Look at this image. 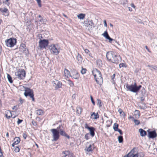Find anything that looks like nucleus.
<instances>
[{
  "mask_svg": "<svg viewBox=\"0 0 157 157\" xmlns=\"http://www.w3.org/2000/svg\"><path fill=\"white\" fill-rule=\"evenodd\" d=\"M19 148L18 147H16L14 150V151L16 152H19Z\"/></svg>",
  "mask_w": 157,
  "mask_h": 157,
  "instance_id": "nucleus-45",
  "label": "nucleus"
},
{
  "mask_svg": "<svg viewBox=\"0 0 157 157\" xmlns=\"http://www.w3.org/2000/svg\"><path fill=\"white\" fill-rule=\"evenodd\" d=\"M90 98H91V101H92V103H93V105H94L95 104V102L94 101L92 96H90Z\"/></svg>",
  "mask_w": 157,
  "mask_h": 157,
  "instance_id": "nucleus-46",
  "label": "nucleus"
},
{
  "mask_svg": "<svg viewBox=\"0 0 157 157\" xmlns=\"http://www.w3.org/2000/svg\"><path fill=\"white\" fill-rule=\"evenodd\" d=\"M15 75L18 79H23L25 77V71L24 69H19L15 72Z\"/></svg>",
  "mask_w": 157,
  "mask_h": 157,
  "instance_id": "nucleus-8",
  "label": "nucleus"
},
{
  "mask_svg": "<svg viewBox=\"0 0 157 157\" xmlns=\"http://www.w3.org/2000/svg\"><path fill=\"white\" fill-rule=\"evenodd\" d=\"M68 84L71 86H74V84L70 80H68Z\"/></svg>",
  "mask_w": 157,
  "mask_h": 157,
  "instance_id": "nucleus-44",
  "label": "nucleus"
},
{
  "mask_svg": "<svg viewBox=\"0 0 157 157\" xmlns=\"http://www.w3.org/2000/svg\"><path fill=\"white\" fill-rule=\"evenodd\" d=\"M141 87V85L137 86L136 83H135L133 85H129L127 84L126 85V88L127 89V90L134 93L138 91Z\"/></svg>",
  "mask_w": 157,
  "mask_h": 157,
  "instance_id": "nucleus-2",
  "label": "nucleus"
},
{
  "mask_svg": "<svg viewBox=\"0 0 157 157\" xmlns=\"http://www.w3.org/2000/svg\"><path fill=\"white\" fill-rule=\"evenodd\" d=\"M22 121L23 120H20L19 119H18V121H17V123L18 124H19L21 123Z\"/></svg>",
  "mask_w": 157,
  "mask_h": 157,
  "instance_id": "nucleus-49",
  "label": "nucleus"
},
{
  "mask_svg": "<svg viewBox=\"0 0 157 157\" xmlns=\"http://www.w3.org/2000/svg\"><path fill=\"white\" fill-rule=\"evenodd\" d=\"M83 49L84 50L86 54H87L90 56H91V54L89 50H88V49H85L84 48H83Z\"/></svg>",
  "mask_w": 157,
  "mask_h": 157,
  "instance_id": "nucleus-34",
  "label": "nucleus"
},
{
  "mask_svg": "<svg viewBox=\"0 0 157 157\" xmlns=\"http://www.w3.org/2000/svg\"><path fill=\"white\" fill-rule=\"evenodd\" d=\"M70 76L75 79H78L79 78V75L78 73L76 72L75 74H73L72 75H71Z\"/></svg>",
  "mask_w": 157,
  "mask_h": 157,
  "instance_id": "nucleus-28",
  "label": "nucleus"
},
{
  "mask_svg": "<svg viewBox=\"0 0 157 157\" xmlns=\"http://www.w3.org/2000/svg\"><path fill=\"white\" fill-rule=\"evenodd\" d=\"M131 6L132 7H133V8H135V5H134V4L133 3H132V4H131Z\"/></svg>",
  "mask_w": 157,
  "mask_h": 157,
  "instance_id": "nucleus-58",
  "label": "nucleus"
},
{
  "mask_svg": "<svg viewBox=\"0 0 157 157\" xmlns=\"http://www.w3.org/2000/svg\"><path fill=\"white\" fill-rule=\"evenodd\" d=\"M85 127L86 128L88 129L90 131V135L92 137H93L94 136L95 129L94 127H89L87 124H85Z\"/></svg>",
  "mask_w": 157,
  "mask_h": 157,
  "instance_id": "nucleus-11",
  "label": "nucleus"
},
{
  "mask_svg": "<svg viewBox=\"0 0 157 157\" xmlns=\"http://www.w3.org/2000/svg\"><path fill=\"white\" fill-rule=\"evenodd\" d=\"M106 57L109 61L114 63H118L120 57L114 52L111 51L108 52L106 54Z\"/></svg>",
  "mask_w": 157,
  "mask_h": 157,
  "instance_id": "nucleus-1",
  "label": "nucleus"
},
{
  "mask_svg": "<svg viewBox=\"0 0 157 157\" xmlns=\"http://www.w3.org/2000/svg\"><path fill=\"white\" fill-rule=\"evenodd\" d=\"M57 128L59 131V133H60L61 135L67 137L68 138H69V136L67 135L65 132L63 130V127L62 125H59V127H57Z\"/></svg>",
  "mask_w": 157,
  "mask_h": 157,
  "instance_id": "nucleus-10",
  "label": "nucleus"
},
{
  "mask_svg": "<svg viewBox=\"0 0 157 157\" xmlns=\"http://www.w3.org/2000/svg\"><path fill=\"white\" fill-rule=\"evenodd\" d=\"M64 73L65 76L66 77H68V76H71L69 71L66 69H64Z\"/></svg>",
  "mask_w": 157,
  "mask_h": 157,
  "instance_id": "nucleus-20",
  "label": "nucleus"
},
{
  "mask_svg": "<svg viewBox=\"0 0 157 157\" xmlns=\"http://www.w3.org/2000/svg\"><path fill=\"white\" fill-rule=\"evenodd\" d=\"M13 109H15V110H17V106H14L12 108Z\"/></svg>",
  "mask_w": 157,
  "mask_h": 157,
  "instance_id": "nucleus-54",
  "label": "nucleus"
},
{
  "mask_svg": "<svg viewBox=\"0 0 157 157\" xmlns=\"http://www.w3.org/2000/svg\"><path fill=\"white\" fill-rule=\"evenodd\" d=\"M32 123L34 126L37 125V124L36 122L34 121H32Z\"/></svg>",
  "mask_w": 157,
  "mask_h": 157,
  "instance_id": "nucleus-47",
  "label": "nucleus"
},
{
  "mask_svg": "<svg viewBox=\"0 0 157 157\" xmlns=\"http://www.w3.org/2000/svg\"><path fill=\"white\" fill-rule=\"evenodd\" d=\"M48 40H40L39 42V46L40 48H44L48 45Z\"/></svg>",
  "mask_w": 157,
  "mask_h": 157,
  "instance_id": "nucleus-9",
  "label": "nucleus"
},
{
  "mask_svg": "<svg viewBox=\"0 0 157 157\" xmlns=\"http://www.w3.org/2000/svg\"><path fill=\"white\" fill-rule=\"evenodd\" d=\"M116 131H118L120 133V134L121 135H122V134H123L122 132L121 129H118Z\"/></svg>",
  "mask_w": 157,
  "mask_h": 157,
  "instance_id": "nucleus-50",
  "label": "nucleus"
},
{
  "mask_svg": "<svg viewBox=\"0 0 157 157\" xmlns=\"http://www.w3.org/2000/svg\"><path fill=\"white\" fill-rule=\"evenodd\" d=\"M85 14L83 13H80L77 15L78 19H83L85 18Z\"/></svg>",
  "mask_w": 157,
  "mask_h": 157,
  "instance_id": "nucleus-24",
  "label": "nucleus"
},
{
  "mask_svg": "<svg viewBox=\"0 0 157 157\" xmlns=\"http://www.w3.org/2000/svg\"><path fill=\"white\" fill-rule=\"evenodd\" d=\"M84 25L89 30H92L95 26V24L93 21L88 19H86L83 22Z\"/></svg>",
  "mask_w": 157,
  "mask_h": 157,
  "instance_id": "nucleus-3",
  "label": "nucleus"
},
{
  "mask_svg": "<svg viewBox=\"0 0 157 157\" xmlns=\"http://www.w3.org/2000/svg\"><path fill=\"white\" fill-rule=\"evenodd\" d=\"M50 131L52 134L53 139L52 141H56L59 138V132L58 130L56 129L53 128L50 130Z\"/></svg>",
  "mask_w": 157,
  "mask_h": 157,
  "instance_id": "nucleus-7",
  "label": "nucleus"
},
{
  "mask_svg": "<svg viewBox=\"0 0 157 157\" xmlns=\"http://www.w3.org/2000/svg\"><path fill=\"white\" fill-rule=\"evenodd\" d=\"M95 79L97 83L98 84H101L103 82V79L101 74L99 76L96 77Z\"/></svg>",
  "mask_w": 157,
  "mask_h": 157,
  "instance_id": "nucleus-13",
  "label": "nucleus"
},
{
  "mask_svg": "<svg viewBox=\"0 0 157 157\" xmlns=\"http://www.w3.org/2000/svg\"><path fill=\"white\" fill-rule=\"evenodd\" d=\"M97 105L99 106V107H101L102 106L101 105V100L100 99H97Z\"/></svg>",
  "mask_w": 157,
  "mask_h": 157,
  "instance_id": "nucleus-36",
  "label": "nucleus"
},
{
  "mask_svg": "<svg viewBox=\"0 0 157 157\" xmlns=\"http://www.w3.org/2000/svg\"><path fill=\"white\" fill-rule=\"evenodd\" d=\"M77 59L79 63H81V62H82V58L81 56L79 55L78 54V55L77 56Z\"/></svg>",
  "mask_w": 157,
  "mask_h": 157,
  "instance_id": "nucleus-29",
  "label": "nucleus"
},
{
  "mask_svg": "<svg viewBox=\"0 0 157 157\" xmlns=\"http://www.w3.org/2000/svg\"><path fill=\"white\" fill-rule=\"evenodd\" d=\"M6 137H9V133L8 132H7L6 134Z\"/></svg>",
  "mask_w": 157,
  "mask_h": 157,
  "instance_id": "nucleus-64",
  "label": "nucleus"
},
{
  "mask_svg": "<svg viewBox=\"0 0 157 157\" xmlns=\"http://www.w3.org/2000/svg\"><path fill=\"white\" fill-rule=\"evenodd\" d=\"M0 157H4L2 153H0Z\"/></svg>",
  "mask_w": 157,
  "mask_h": 157,
  "instance_id": "nucleus-60",
  "label": "nucleus"
},
{
  "mask_svg": "<svg viewBox=\"0 0 157 157\" xmlns=\"http://www.w3.org/2000/svg\"><path fill=\"white\" fill-rule=\"evenodd\" d=\"M0 12L5 16H8L9 15V11L7 8L2 9L1 8H0Z\"/></svg>",
  "mask_w": 157,
  "mask_h": 157,
  "instance_id": "nucleus-16",
  "label": "nucleus"
},
{
  "mask_svg": "<svg viewBox=\"0 0 157 157\" xmlns=\"http://www.w3.org/2000/svg\"><path fill=\"white\" fill-rule=\"evenodd\" d=\"M118 111L119 113L120 114H121L122 116H125V114L124 112H123L122 110V109L119 108L118 109Z\"/></svg>",
  "mask_w": 157,
  "mask_h": 157,
  "instance_id": "nucleus-33",
  "label": "nucleus"
},
{
  "mask_svg": "<svg viewBox=\"0 0 157 157\" xmlns=\"http://www.w3.org/2000/svg\"><path fill=\"white\" fill-rule=\"evenodd\" d=\"M128 9L129 11H132V9L131 7H128Z\"/></svg>",
  "mask_w": 157,
  "mask_h": 157,
  "instance_id": "nucleus-61",
  "label": "nucleus"
},
{
  "mask_svg": "<svg viewBox=\"0 0 157 157\" xmlns=\"http://www.w3.org/2000/svg\"><path fill=\"white\" fill-rule=\"evenodd\" d=\"M50 48L51 53L56 55L59 54L60 51V47L58 44H52Z\"/></svg>",
  "mask_w": 157,
  "mask_h": 157,
  "instance_id": "nucleus-4",
  "label": "nucleus"
},
{
  "mask_svg": "<svg viewBox=\"0 0 157 157\" xmlns=\"http://www.w3.org/2000/svg\"><path fill=\"white\" fill-rule=\"evenodd\" d=\"M129 153V157H143L144 156L142 152L138 153L135 155Z\"/></svg>",
  "mask_w": 157,
  "mask_h": 157,
  "instance_id": "nucleus-17",
  "label": "nucleus"
},
{
  "mask_svg": "<svg viewBox=\"0 0 157 157\" xmlns=\"http://www.w3.org/2000/svg\"><path fill=\"white\" fill-rule=\"evenodd\" d=\"M104 26H105V27H107V23H106V20H104Z\"/></svg>",
  "mask_w": 157,
  "mask_h": 157,
  "instance_id": "nucleus-55",
  "label": "nucleus"
},
{
  "mask_svg": "<svg viewBox=\"0 0 157 157\" xmlns=\"http://www.w3.org/2000/svg\"><path fill=\"white\" fill-rule=\"evenodd\" d=\"M82 111V109L81 107H77L76 113L78 114V115H79L81 113Z\"/></svg>",
  "mask_w": 157,
  "mask_h": 157,
  "instance_id": "nucleus-23",
  "label": "nucleus"
},
{
  "mask_svg": "<svg viewBox=\"0 0 157 157\" xmlns=\"http://www.w3.org/2000/svg\"><path fill=\"white\" fill-rule=\"evenodd\" d=\"M92 74L94 77L95 78L101 74V73L98 70L96 69H94L93 70L92 72Z\"/></svg>",
  "mask_w": 157,
  "mask_h": 157,
  "instance_id": "nucleus-15",
  "label": "nucleus"
},
{
  "mask_svg": "<svg viewBox=\"0 0 157 157\" xmlns=\"http://www.w3.org/2000/svg\"><path fill=\"white\" fill-rule=\"evenodd\" d=\"M7 77L8 79L9 82L10 83H12L13 81V80H12V78L10 75L9 74H8L7 75Z\"/></svg>",
  "mask_w": 157,
  "mask_h": 157,
  "instance_id": "nucleus-32",
  "label": "nucleus"
},
{
  "mask_svg": "<svg viewBox=\"0 0 157 157\" xmlns=\"http://www.w3.org/2000/svg\"><path fill=\"white\" fill-rule=\"evenodd\" d=\"M140 100L142 101H143L144 100V98L143 97H141Z\"/></svg>",
  "mask_w": 157,
  "mask_h": 157,
  "instance_id": "nucleus-62",
  "label": "nucleus"
},
{
  "mask_svg": "<svg viewBox=\"0 0 157 157\" xmlns=\"http://www.w3.org/2000/svg\"><path fill=\"white\" fill-rule=\"evenodd\" d=\"M39 7H40L41 5V0H36Z\"/></svg>",
  "mask_w": 157,
  "mask_h": 157,
  "instance_id": "nucleus-43",
  "label": "nucleus"
},
{
  "mask_svg": "<svg viewBox=\"0 0 157 157\" xmlns=\"http://www.w3.org/2000/svg\"><path fill=\"white\" fill-rule=\"evenodd\" d=\"M147 132L148 133V137L149 138H154L156 137L157 135L155 130L151 131H149L148 130Z\"/></svg>",
  "mask_w": 157,
  "mask_h": 157,
  "instance_id": "nucleus-12",
  "label": "nucleus"
},
{
  "mask_svg": "<svg viewBox=\"0 0 157 157\" xmlns=\"http://www.w3.org/2000/svg\"><path fill=\"white\" fill-rule=\"evenodd\" d=\"M123 138L122 136H120L118 137V140L119 143H122L123 142Z\"/></svg>",
  "mask_w": 157,
  "mask_h": 157,
  "instance_id": "nucleus-35",
  "label": "nucleus"
},
{
  "mask_svg": "<svg viewBox=\"0 0 157 157\" xmlns=\"http://www.w3.org/2000/svg\"><path fill=\"white\" fill-rule=\"evenodd\" d=\"M25 92L24 93L25 96L26 97L28 96H29L30 98L32 99V101H34L35 99L33 90L28 88H25Z\"/></svg>",
  "mask_w": 157,
  "mask_h": 157,
  "instance_id": "nucleus-6",
  "label": "nucleus"
},
{
  "mask_svg": "<svg viewBox=\"0 0 157 157\" xmlns=\"http://www.w3.org/2000/svg\"><path fill=\"white\" fill-rule=\"evenodd\" d=\"M23 138L25 139H26V138L27 137V135L25 133H24L23 134Z\"/></svg>",
  "mask_w": 157,
  "mask_h": 157,
  "instance_id": "nucleus-52",
  "label": "nucleus"
},
{
  "mask_svg": "<svg viewBox=\"0 0 157 157\" xmlns=\"http://www.w3.org/2000/svg\"><path fill=\"white\" fill-rule=\"evenodd\" d=\"M145 48H146V49L147 50V51L149 52H151L150 51V50H149V49L148 48L147 46H145Z\"/></svg>",
  "mask_w": 157,
  "mask_h": 157,
  "instance_id": "nucleus-56",
  "label": "nucleus"
},
{
  "mask_svg": "<svg viewBox=\"0 0 157 157\" xmlns=\"http://www.w3.org/2000/svg\"><path fill=\"white\" fill-rule=\"evenodd\" d=\"M119 67L120 68H121L122 67H126L127 66L126 64L124 63H121L119 65Z\"/></svg>",
  "mask_w": 157,
  "mask_h": 157,
  "instance_id": "nucleus-39",
  "label": "nucleus"
},
{
  "mask_svg": "<svg viewBox=\"0 0 157 157\" xmlns=\"http://www.w3.org/2000/svg\"><path fill=\"white\" fill-rule=\"evenodd\" d=\"M139 131L140 133V136H144L146 135V132L142 129H140L139 130Z\"/></svg>",
  "mask_w": 157,
  "mask_h": 157,
  "instance_id": "nucleus-19",
  "label": "nucleus"
},
{
  "mask_svg": "<svg viewBox=\"0 0 157 157\" xmlns=\"http://www.w3.org/2000/svg\"><path fill=\"white\" fill-rule=\"evenodd\" d=\"M103 36L106 38L109 36L107 31H105L103 34Z\"/></svg>",
  "mask_w": 157,
  "mask_h": 157,
  "instance_id": "nucleus-37",
  "label": "nucleus"
},
{
  "mask_svg": "<svg viewBox=\"0 0 157 157\" xmlns=\"http://www.w3.org/2000/svg\"><path fill=\"white\" fill-rule=\"evenodd\" d=\"M128 118L129 119H132L133 120L134 119V117L131 116H130L128 117Z\"/></svg>",
  "mask_w": 157,
  "mask_h": 157,
  "instance_id": "nucleus-57",
  "label": "nucleus"
},
{
  "mask_svg": "<svg viewBox=\"0 0 157 157\" xmlns=\"http://www.w3.org/2000/svg\"><path fill=\"white\" fill-rule=\"evenodd\" d=\"M69 153L70 151H63L62 153V154L63 155V157H65L69 155Z\"/></svg>",
  "mask_w": 157,
  "mask_h": 157,
  "instance_id": "nucleus-26",
  "label": "nucleus"
},
{
  "mask_svg": "<svg viewBox=\"0 0 157 157\" xmlns=\"http://www.w3.org/2000/svg\"><path fill=\"white\" fill-rule=\"evenodd\" d=\"M129 155H130V153H128L127 155L126 156H124V157H129Z\"/></svg>",
  "mask_w": 157,
  "mask_h": 157,
  "instance_id": "nucleus-63",
  "label": "nucleus"
},
{
  "mask_svg": "<svg viewBox=\"0 0 157 157\" xmlns=\"http://www.w3.org/2000/svg\"><path fill=\"white\" fill-rule=\"evenodd\" d=\"M147 67H150L151 68H150V69L151 70H152L151 69V68L153 69H156V68H157V67L155 66H153L148 65L147 66Z\"/></svg>",
  "mask_w": 157,
  "mask_h": 157,
  "instance_id": "nucleus-38",
  "label": "nucleus"
},
{
  "mask_svg": "<svg viewBox=\"0 0 157 157\" xmlns=\"http://www.w3.org/2000/svg\"><path fill=\"white\" fill-rule=\"evenodd\" d=\"M54 84L55 85V89L57 90L58 89L61 88L62 86V83L59 81L57 80H56L55 81H54Z\"/></svg>",
  "mask_w": 157,
  "mask_h": 157,
  "instance_id": "nucleus-14",
  "label": "nucleus"
},
{
  "mask_svg": "<svg viewBox=\"0 0 157 157\" xmlns=\"http://www.w3.org/2000/svg\"><path fill=\"white\" fill-rule=\"evenodd\" d=\"M20 138L18 137H16L14 139V143L15 144H17L20 142Z\"/></svg>",
  "mask_w": 157,
  "mask_h": 157,
  "instance_id": "nucleus-27",
  "label": "nucleus"
},
{
  "mask_svg": "<svg viewBox=\"0 0 157 157\" xmlns=\"http://www.w3.org/2000/svg\"><path fill=\"white\" fill-rule=\"evenodd\" d=\"M112 79L114 81V80L115 79V74H113V76H112Z\"/></svg>",
  "mask_w": 157,
  "mask_h": 157,
  "instance_id": "nucleus-51",
  "label": "nucleus"
},
{
  "mask_svg": "<svg viewBox=\"0 0 157 157\" xmlns=\"http://www.w3.org/2000/svg\"><path fill=\"white\" fill-rule=\"evenodd\" d=\"M118 124L117 123H115L113 126V128L114 131H117V130L118 129Z\"/></svg>",
  "mask_w": 157,
  "mask_h": 157,
  "instance_id": "nucleus-30",
  "label": "nucleus"
},
{
  "mask_svg": "<svg viewBox=\"0 0 157 157\" xmlns=\"http://www.w3.org/2000/svg\"><path fill=\"white\" fill-rule=\"evenodd\" d=\"M135 112L137 114H138V117H139L140 116V112L139 110H136L135 111Z\"/></svg>",
  "mask_w": 157,
  "mask_h": 157,
  "instance_id": "nucleus-53",
  "label": "nucleus"
},
{
  "mask_svg": "<svg viewBox=\"0 0 157 157\" xmlns=\"http://www.w3.org/2000/svg\"><path fill=\"white\" fill-rule=\"evenodd\" d=\"M86 70L85 68H83L82 67V69L81 71V73L82 74H84L86 73Z\"/></svg>",
  "mask_w": 157,
  "mask_h": 157,
  "instance_id": "nucleus-40",
  "label": "nucleus"
},
{
  "mask_svg": "<svg viewBox=\"0 0 157 157\" xmlns=\"http://www.w3.org/2000/svg\"><path fill=\"white\" fill-rule=\"evenodd\" d=\"M85 150L88 152H89L92 151L91 145L90 144L88 146V147L86 146Z\"/></svg>",
  "mask_w": 157,
  "mask_h": 157,
  "instance_id": "nucleus-25",
  "label": "nucleus"
},
{
  "mask_svg": "<svg viewBox=\"0 0 157 157\" xmlns=\"http://www.w3.org/2000/svg\"><path fill=\"white\" fill-rule=\"evenodd\" d=\"M5 116L6 118L9 119L12 116V115L10 111L7 110L6 112Z\"/></svg>",
  "mask_w": 157,
  "mask_h": 157,
  "instance_id": "nucleus-18",
  "label": "nucleus"
},
{
  "mask_svg": "<svg viewBox=\"0 0 157 157\" xmlns=\"http://www.w3.org/2000/svg\"><path fill=\"white\" fill-rule=\"evenodd\" d=\"M6 45L8 47L10 48L13 47L16 44L17 40L13 38H11L5 40Z\"/></svg>",
  "mask_w": 157,
  "mask_h": 157,
  "instance_id": "nucleus-5",
  "label": "nucleus"
},
{
  "mask_svg": "<svg viewBox=\"0 0 157 157\" xmlns=\"http://www.w3.org/2000/svg\"><path fill=\"white\" fill-rule=\"evenodd\" d=\"M89 134L88 133L86 134L85 136V138L86 140H88L89 139Z\"/></svg>",
  "mask_w": 157,
  "mask_h": 157,
  "instance_id": "nucleus-42",
  "label": "nucleus"
},
{
  "mask_svg": "<svg viewBox=\"0 0 157 157\" xmlns=\"http://www.w3.org/2000/svg\"><path fill=\"white\" fill-rule=\"evenodd\" d=\"M133 121H134V122L135 123V124L136 125H138L140 123V121L138 120L134 119L133 120Z\"/></svg>",
  "mask_w": 157,
  "mask_h": 157,
  "instance_id": "nucleus-41",
  "label": "nucleus"
},
{
  "mask_svg": "<svg viewBox=\"0 0 157 157\" xmlns=\"http://www.w3.org/2000/svg\"><path fill=\"white\" fill-rule=\"evenodd\" d=\"M97 65L99 68H100L102 66V63L100 59H98L97 61Z\"/></svg>",
  "mask_w": 157,
  "mask_h": 157,
  "instance_id": "nucleus-22",
  "label": "nucleus"
},
{
  "mask_svg": "<svg viewBox=\"0 0 157 157\" xmlns=\"http://www.w3.org/2000/svg\"><path fill=\"white\" fill-rule=\"evenodd\" d=\"M107 39H108L109 40V42H111V41L113 40V39L110 38L109 36L108 38H107Z\"/></svg>",
  "mask_w": 157,
  "mask_h": 157,
  "instance_id": "nucleus-48",
  "label": "nucleus"
},
{
  "mask_svg": "<svg viewBox=\"0 0 157 157\" xmlns=\"http://www.w3.org/2000/svg\"><path fill=\"white\" fill-rule=\"evenodd\" d=\"M91 117H93V119H96L99 118V115L98 113H96L94 112L91 114Z\"/></svg>",
  "mask_w": 157,
  "mask_h": 157,
  "instance_id": "nucleus-21",
  "label": "nucleus"
},
{
  "mask_svg": "<svg viewBox=\"0 0 157 157\" xmlns=\"http://www.w3.org/2000/svg\"><path fill=\"white\" fill-rule=\"evenodd\" d=\"M36 114L38 115H41L43 114V112L41 110H38L36 111Z\"/></svg>",
  "mask_w": 157,
  "mask_h": 157,
  "instance_id": "nucleus-31",
  "label": "nucleus"
},
{
  "mask_svg": "<svg viewBox=\"0 0 157 157\" xmlns=\"http://www.w3.org/2000/svg\"><path fill=\"white\" fill-rule=\"evenodd\" d=\"M2 51V48L1 46L0 45V55Z\"/></svg>",
  "mask_w": 157,
  "mask_h": 157,
  "instance_id": "nucleus-59",
  "label": "nucleus"
}]
</instances>
